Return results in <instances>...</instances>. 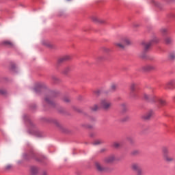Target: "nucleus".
<instances>
[{
  "label": "nucleus",
  "instance_id": "obj_1",
  "mask_svg": "<svg viewBox=\"0 0 175 175\" xmlns=\"http://www.w3.org/2000/svg\"><path fill=\"white\" fill-rule=\"evenodd\" d=\"M159 42V39L157 37H153L149 42H143L142 44L144 46V49L145 51H147L152 44H155Z\"/></svg>",
  "mask_w": 175,
  "mask_h": 175
},
{
  "label": "nucleus",
  "instance_id": "obj_2",
  "mask_svg": "<svg viewBox=\"0 0 175 175\" xmlns=\"http://www.w3.org/2000/svg\"><path fill=\"white\" fill-rule=\"evenodd\" d=\"M100 106L104 110H110V109H111V106H113V104L108 99L104 98L100 100Z\"/></svg>",
  "mask_w": 175,
  "mask_h": 175
},
{
  "label": "nucleus",
  "instance_id": "obj_3",
  "mask_svg": "<svg viewBox=\"0 0 175 175\" xmlns=\"http://www.w3.org/2000/svg\"><path fill=\"white\" fill-rule=\"evenodd\" d=\"M95 166H96V169H97L98 172H108L107 168L103 167V165H102V164H100V163L99 162H96Z\"/></svg>",
  "mask_w": 175,
  "mask_h": 175
},
{
  "label": "nucleus",
  "instance_id": "obj_4",
  "mask_svg": "<svg viewBox=\"0 0 175 175\" xmlns=\"http://www.w3.org/2000/svg\"><path fill=\"white\" fill-rule=\"evenodd\" d=\"M142 69L145 71L155 70L157 66L154 64H148L142 67Z\"/></svg>",
  "mask_w": 175,
  "mask_h": 175
},
{
  "label": "nucleus",
  "instance_id": "obj_5",
  "mask_svg": "<svg viewBox=\"0 0 175 175\" xmlns=\"http://www.w3.org/2000/svg\"><path fill=\"white\" fill-rule=\"evenodd\" d=\"M154 115V112L152 111H149L148 113H145L142 116V120H145L147 121L148 120H150Z\"/></svg>",
  "mask_w": 175,
  "mask_h": 175
},
{
  "label": "nucleus",
  "instance_id": "obj_6",
  "mask_svg": "<svg viewBox=\"0 0 175 175\" xmlns=\"http://www.w3.org/2000/svg\"><path fill=\"white\" fill-rule=\"evenodd\" d=\"M131 169L134 170V172H137L139 170H142V165L139 164V163H133L131 164Z\"/></svg>",
  "mask_w": 175,
  "mask_h": 175
},
{
  "label": "nucleus",
  "instance_id": "obj_7",
  "mask_svg": "<svg viewBox=\"0 0 175 175\" xmlns=\"http://www.w3.org/2000/svg\"><path fill=\"white\" fill-rule=\"evenodd\" d=\"M105 163H113V161H116V156L111 155L109 157H107L105 159Z\"/></svg>",
  "mask_w": 175,
  "mask_h": 175
},
{
  "label": "nucleus",
  "instance_id": "obj_8",
  "mask_svg": "<svg viewBox=\"0 0 175 175\" xmlns=\"http://www.w3.org/2000/svg\"><path fill=\"white\" fill-rule=\"evenodd\" d=\"M131 95L133 97L136 96V84L132 83L131 85Z\"/></svg>",
  "mask_w": 175,
  "mask_h": 175
},
{
  "label": "nucleus",
  "instance_id": "obj_9",
  "mask_svg": "<svg viewBox=\"0 0 175 175\" xmlns=\"http://www.w3.org/2000/svg\"><path fill=\"white\" fill-rule=\"evenodd\" d=\"M174 84L175 81L171 80L166 84L165 88H167V90H173V88H174Z\"/></svg>",
  "mask_w": 175,
  "mask_h": 175
},
{
  "label": "nucleus",
  "instance_id": "obj_10",
  "mask_svg": "<svg viewBox=\"0 0 175 175\" xmlns=\"http://www.w3.org/2000/svg\"><path fill=\"white\" fill-rule=\"evenodd\" d=\"M163 159L165 161H166L167 163H170L172 162H174V159L172 156H169L168 154L164 155Z\"/></svg>",
  "mask_w": 175,
  "mask_h": 175
},
{
  "label": "nucleus",
  "instance_id": "obj_11",
  "mask_svg": "<svg viewBox=\"0 0 175 175\" xmlns=\"http://www.w3.org/2000/svg\"><path fill=\"white\" fill-rule=\"evenodd\" d=\"M31 174L36 175L39 172V169L36 166H32L30 168Z\"/></svg>",
  "mask_w": 175,
  "mask_h": 175
},
{
  "label": "nucleus",
  "instance_id": "obj_12",
  "mask_svg": "<svg viewBox=\"0 0 175 175\" xmlns=\"http://www.w3.org/2000/svg\"><path fill=\"white\" fill-rule=\"evenodd\" d=\"M92 21H94V23H100L101 24H105V20L99 19L96 16H92Z\"/></svg>",
  "mask_w": 175,
  "mask_h": 175
},
{
  "label": "nucleus",
  "instance_id": "obj_13",
  "mask_svg": "<svg viewBox=\"0 0 175 175\" xmlns=\"http://www.w3.org/2000/svg\"><path fill=\"white\" fill-rule=\"evenodd\" d=\"M122 42L124 46H128L131 44V40L126 37L122 38Z\"/></svg>",
  "mask_w": 175,
  "mask_h": 175
},
{
  "label": "nucleus",
  "instance_id": "obj_14",
  "mask_svg": "<svg viewBox=\"0 0 175 175\" xmlns=\"http://www.w3.org/2000/svg\"><path fill=\"white\" fill-rule=\"evenodd\" d=\"M69 59H70V55H66V56L59 59L58 62H59V64H61V62H64L65 61H69Z\"/></svg>",
  "mask_w": 175,
  "mask_h": 175
},
{
  "label": "nucleus",
  "instance_id": "obj_15",
  "mask_svg": "<svg viewBox=\"0 0 175 175\" xmlns=\"http://www.w3.org/2000/svg\"><path fill=\"white\" fill-rule=\"evenodd\" d=\"M3 44H5V46H7L8 47H14V44L12 41H4Z\"/></svg>",
  "mask_w": 175,
  "mask_h": 175
},
{
  "label": "nucleus",
  "instance_id": "obj_16",
  "mask_svg": "<svg viewBox=\"0 0 175 175\" xmlns=\"http://www.w3.org/2000/svg\"><path fill=\"white\" fill-rule=\"evenodd\" d=\"M115 46H116V47H118L119 49H124L125 47L122 40L120 42H116Z\"/></svg>",
  "mask_w": 175,
  "mask_h": 175
},
{
  "label": "nucleus",
  "instance_id": "obj_17",
  "mask_svg": "<svg viewBox=\"0 0 175 175\" xmlns=\"http://www.w3.org/2000/svg\"><path fill=\"white\" fill-rule=\"evenodd\" d=\"M165 42L166 44H170L171 43H173V39L170 37H166L165 38Z\"/></svg>",
  "mask_w": 175,
  "mask_h": 175
},
{
  "label": "nucleus",
  "instance_id": "obj_18",
  "mask_svg": "<svg viewBox=\"0 0 175 175\" xmlns=\"http://www.w3.org/2000/svg\"><path fill=\"white\" fill-rule=\"evenodd\" d=\"M90 110H92V111H98V110H99V106L95 104L90 107Z\"/></svg>",
  "mask_w": 175,
  "mask_h": 175
},
{
  "label": "nucleus",
  "instance_id": "obj_19",
  "mask_svg": "<svg viewBox=\"0 0 175 175\" xmlns=\"http://www.w3.org/2000/svg\"><path fill=\"white\" fill-rule=\"evenodd\" d=\"M42 44L44 46H46V47H50V48L53 47V44L49 42L48 41H43Z\"/></svg>",
  "mask_w": 175,
  "mask_h": 175
},
{
  "label": "nucleus",
  "instance_id": "obj_20",
  "mask_svg": "<svg viewBox=\"0 0 175 175\" xmlns=\"http://www.w3.org/2000/svg\"><path fill=\"white\" fill-rule=\"evenodd\" d=\"M102 143H103V141H102L101 139H96L93 142V144L94 146H99V144H102Z\"/></svg>",
  "mask_w": 175,
  "mask_h": 175
},
{
  "label": "nucleus",
  "instance_id": "obj_21",
  "mask_svg": "<svg viewBox=\"0 0 175 175\" xmlns=\"http://www.w3.org/2000/svg\"><path fill=\"white\" fill-rule=\"evenodd\" d=\"M163 157H165V155H168L167 154H169V148H167V147H163Z\"/></svg>",
  "mask_w": 175,
  "mask_h": 175
},
{
  "label": "nucleus",
  "instance_id": "obj_22",
  "mask_svg": "<svg viewBox=\"0 0 175 175\" xmlns=\"http://www.w3.org/2000/svg\"><path fill=\"white\" fill-rule=\"evenodd\" d=\"M45 102L49 105H53V101L51 100V98L49 96H46L45 98Z\"/></svg>",
  "mask_w": 175,
  "mask_h": 175
},
{
  "label": "nucleus",
  "instance_id": "obj_23",
  "mask_svg": "<svg viewBox=\"0 0 175 175\" xmlns=\"http://www.w3.org/2000/svg\"><path fill=\"white\" fill-rule=\"evenodd\" d=\"M111 91H116V90H117V84L116 83H112L111 85V88H110Z\"/></svg>",
  "mask_w": 175,
  "mask_h": 175
},
{
  "label": "nucleus",
  "instance_id": "obj_24",
  "mask_svg": "<svg viewBox=\"0 0 175 175\" xmlns=\"http://www.w3.org/2000/svg\"><path fill=\"white\" fill-rule=\"evenodd\" d=\"M160 31L161 32V33H163V35L167 34V29H166V28H161Z\"/></svg>",
  "mask_w": 175,
  "mask_h": 175
},
{
  "label": "nucleus",
  "instance_id": "obj_25",
  "mask_svg": "<svg viewBox=\"0 0 175 175\" xmlns=\"http://www.w3.org/2000/svg\"><path fill=\"white\" fill-rule=\"evenodd\" d=\"M6 90L3 88H0V95H6Z\"/></svg>",
  "mask_w": 175,
  "mask_h": 175
},
{
  "label": "nucleus",
  "instance_id": "obj_26",
  "mask_svg": "<svg viewBox=\"0 0 175 175\" xmlns=\"http://www.w3.org/2000/svg\"><path fill=\"white\" fill-rule=\"evenodd\" d=\"M68 72H70V67H66V68H64L63 73L66 75V73H68Z\"/></svg>",
  "mask_w": 175,
  "mask_h": 175
},
{
  "label": "nucleus",
  "instance_id": "obj_27",
  "mask_svg": "<svg viewBox=\"0 0 175 175\" xmlns=\"http://www.w3.org/2000/svg\"><path fill=\"white\" fill-rule=\"evenodd\" d=\"M143 169L138 171H135V175H143Z\"/></svg>",
  "mask_w": 175,
  "mask_h": 175
},
{
  "label": "nucleus",
  "instance_id": "obj_28",
  "mask_svg": "<svg viewBox=\"0 0 175 175\" xmlns=\"http://www.w3.org/2000/svg\"><path fill=\"white\" fill-rule=\"evenodd\" d=\"M113 147H115V148H118V147H121V144L118 142H115L113 143Z\"/></svg>",
  "mask_w": 175,
  "mask_h": 175
},
{
  "label": "nucleus",
  "instance_id": "obj_29",
  "mask_svg": "<svg viewBox=\"0 0 175 175\" xmlns=\"http://www.w3.org/2000/svg\"><path fill=\"white\" fill-rule=\"evenodd\" d=\"M123 111H125V110H126V104L125 103H122L120 105Z\"/></svg>",
  "mask_w": 175,
  "mask_h": 175
},
{
  "label": "nucleus",
  "instance_id": "obj_30",
  "mask_svg": "<svg viewBox=\"0 0 175 175\" xmlns=\"http://www.w3.org/2000/svg\"><path fill=\"white\" fill-rule=\"evenodd\" d=\"M137 154H139V150H133V151L131 152V154H132V155H137Z\"/></svg>",
  "mask_w": 175,
  "mask_h": 175
},
{
  "label": "nucleus",
  "instance_id": "obj_31",
  "mask_svg": "<svg viewBox=\"0 0 175 175\" xmlns=\"http://www.w3.org/2000/svg\"><path fill=\"white\" fill-rule=\"evenodd\" d=\"M170 59H172V60L175 59V54L174 53H171L170 55Z\"/></svg>",
  "mask_w": 175,
  "mask_h": 175
},
{
  "label": "nucleus",
  "instance_id": "obj_32",
  "mask_svg": "<svg viewBox=\"0 0 175 175\" xmlns=\"http://www.w3.org/2000/svg\"><path fill=\"white\" fill-rule=\"evenodd\" d=\"M94 94L95 96H98L100 94V91L96 90V91L94 92Z\"/></svg>",
  "mask_w": 175,
  "mask_h": 175
},
{
  "label": "nucleus",
  "instance_id": "obj_33",
  "mask_svg": "<svg viewBox=\"0 0 175 175\" xmlns=\"http://www.w3.org/2000/svg\"><path fill=\"white\" fill-rule=\"evenodd\" d=\"M159 102L160 104H161L162 105H165L166 103V102L165 101V100H162V99H159Z\"/></svg>",
  "mask_w": 175,
  "mask_h": 175
},
{
  "label": "nucleus",
  "instance_id": "obj_34",
  "mask_svg": "<svg viewBox=\"0 0 175 175\" xmlns=\"http://www.w3.org/2000/svg\"><path fill=\"white\" fill-rule=\"evenodd\" d=\"M98 59H99V61H104L105 57H103V56H99V57H98Z\"/></svg>",
  "mask_w": 175,
  "mask_h": 175
},
{
  "label": "nucleus",
  "instance_id": "obj_35",
  "mask_svg": "<svg viewBox=\"0 0 175 175\" xmlns=\"http://www.w3.org/2000/svg\"><path fill=\"white\" fill-rule=\"evenodd\" d=\"M64 102H70V99H69V98H64Z\"/></svg>",
  "mask_w": 175,
  "mask_h": 175
},
{
  "label": "nucleus",
  "instance_id": "obj_36",
  "mask_svg": "<svg viewBox=\"0 0 175 175\" xmlns=\"http://www.w3.org/2000/svg\"><path fill=\"white\" fill-rule=\"evenodd\" d=\"M144 98H145V99H148V94H147L146 93H144Z\"/></svg>",
  "mask_w": 175,
  "mask_h": 175
},
{
  "label": "nucleus",
  "instance_id": "obj_37",
  "mask_svg": "<svg viewBox=\"0 0 175 175\" xmlns=\"http://www.w3.org/2000/svg\"><path fill=\"white\" fill-rule=\"evenodd\" d=\"M127 120H129V117H126L125 119H123L122 121H127Z\"/></svg>",
  "mask_w": 175,
  "mask_h": 175
},
{
  "label": "nucleus",
  "instance_id": "obj_38",
  "mask_svg": "<svg viewBox=\"0 0 175 175\" xmlns=\"http://www.w3.org/2000/svg\"><path fill=\"white\" fill-rule=\"evenodd\" d=\"M42 175H49V174H47L46 172H42Z\"/></svg>",
  "mask_w": 175,
  "mask_h": 175
},
{
  "label": "nucleus",
  "instance_id": "obj_39",
  "mask_svg": "<svg viewBox=\"0 0 175 175\" xmlns=\"http://www.w3.org/2000/svg\"><path fill=\"white\" fill-rule=\"evenodd\" d=\"M16 68V66L14 64H13L12 66H11V68L12 69H14Z\"/></svg>",
  "mask_w": 175,
  "mask_h": 175
},
{
  "label": "nucleus",
  "instance_id": "obj_40",
  "mask_svg": "<svg viewBox=\"0 0 175 175\" xmlns=\"http://www.w3.org/2000/svg\"><path fill=\"white\" fill-rule=\"evenodd\" d=\"M12 167V165H7V169H10Z\"/></svg>",
  "mask_w": 175,
  "mask_h": 175
},
{
  "label": "nucleus",
  "instance_id": "obj_41",
  "mask_svg": "<svg viewBox=\"0 0 175 175\" xmlns=\"http://www.w3.org/2000/svg\"><path fill=\"white\" fill-rule=\"evenodd\" d=\"M54 122L56 124V125H59L58 122L56 120H55Z\"/></svg>",
  "mask_w": 175,
  "mask_h": 175
},
{
  "label": "nucleus",
  "instance_id": "obj_42",
  "mask_svg": "<svg viewBox=\"0 0 175 175\" xmlns=\"http://www.w3.org/2000/svg\"><path fill=\"white\" fill-rule=\"evenodd\" d=\"M53 80H57V78H55V77H53Z\"/></svg>",
  "mask_w": 175,
  "mask_h": 175
},
{
  "label": "nucleus",
  "instance_id": "obj_43",
  "mask_svg": "<svg viewBox=\"0 0 175 175\" xmlns=\"http://www.w3.org/2000/svg\"><path fill=\"white\" fill-rule=\"evenodd\" d=\"M93 120H94V121H95V118H94Z\"/></svg>",
  "mask_w": 175,
  "mask_h": 175
},
{
  "label": "nucleus",
  "instance_id": "obj_44",
  "mask_svg": "<svg viewBox=\"0 0 175 175\" xmlns=\"http://www.w3.org/2000/svg\"><path fill=\"white\" fill-rule=\"evenodd\" d=\"M67 1H70V0H67Z\"/></svg>",
  "mask_w": 175,
  "mask_h": 175
}]
</instances>
